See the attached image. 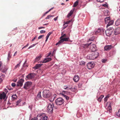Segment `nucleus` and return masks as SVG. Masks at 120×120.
Returning <instances> with one entry per match:
<instances>
[{"label": "nucleus", "mask_w": 120, "mask_h": 120, "mask_svg": "<svg viewBox=\"0 0 120 120\" xmlns=\"http://www.w3.org/2000/svg\"><path fill=\"white\" fill-rule=\"evenodd\" d=\"M38 43H37L36 44H33V45H32L30 46V47H29V48H28V49H29L33 47H34V46L36 44H38Z\"/></svg>", "instance_id": "obj_37"}, {"label": "nucleus", "mask_w": 120, "mask_h": 120, "mask_svg": "<svg viewBox=\"0 0 120 120\" xmlns=\"http://www.w3.org/2000/svg\"><path fill=\"white\" fill-rule=\"evenodd\" d=\"M39 98L41 99V92H39L37 96Z\"/></svg>", "instance_id": "obj_38"}, {"label": "nucleus", "mask_w": 120, "mask_h": 120, "mask_svg": "<svg viewBox=\"0 0 120 120\" xmlns=\"http://www.w3.org/2000/svg\"><path fill=\"white\" fill-rule=\"evenodd\" d=\"M35 75V74L33 73H30L26 76V78L28 79H31L34 78Z\"/></svg>", "instance_id": "obj_13"}, {"label": "nucleus", "mask_w": 120, "mask_h": 120, "mask_svg": "<svg viewBox=\"0 0 120 120\" xmlns=\"http://www.w3.org/2000/svg\"><path fill=\"white\" fill-rule=\"evenodd\" d=\"M79 1L78 0H77L74 4L73 7H76L78 4Z\"/></svg>", "instance_id": "obj_27"}, {"label": "nucleus", "mask_w": 120, "mask_h": 120, "mask_svg": "<svg viewBox=\"0 0 120 120\" xmlns=\"http://www.w3.org/2000/svg\"><path fill=\"white\" fill-rule=\"evenodd\" d=\"M52 33L51 32H49L47 34V36H48V37H49V36Z\"/></svg>", "instance_id": "obj_52"}, {"label": "nucleus", "mask_w": 120, "mask_h": 120, "mask_svg": "<svg viewBox=\"0 0 120 120\" xmlns=\"http://www.w3.org/2000/svg\"><path fill=\"white\" fill-rule=\"evenodd\" d=\"M108 99V98H107L106 97H105V98L104 99V101H105L106 102L107 100Z\"/></svg>", "instance_id": "obj_57"}, {"label": "nucleus", "mask_w": 120, "mask_h": 120, "mask_svg": "<svg viewBox=\"0 0 120 120\" xmlns=\"http://www.w3.org/2000/svg\"><path fill=\"white\" fill-rule=\"evenodd\" d=\"M69 94V93L67 91H63L62 92V93H60V94L63 96L65 98V99L67 100H68L69 99V98L68 97L66 96L65 94Z\"/></svg>", "instance_id": "obj_5"}, {"label": "nucleus", "mask_w": 120, "mask_h": 120, "mask_svg": "<svg viewBox=\"0 0 120 120\" xmlns=\"http://www.w3.org/2000/svg\"><path fill=\"white\" fill-rule=\"evenodd\" d=\"M40 99V98H39L37 96L36 97H35L34 98V99L35 101H37V100H38V99Z\"/></svg>", "instance_id": "obj_43"}, {"label": "nucleus", "mask_w": 120, "mask_h": 120, "mask_svg": "<svg viewBox=\"0 0 120 120\" xmlns=\"http://www.w3.org/2000/svg\"><path fill=\"white\" fill-rule=\"evenodd\" d=\"M113 22L114 21L113 20H110L109 22H108V24L106 26L108 28L110 26L112 25L113 23Z\"/></svg>", "instance_id": "obj_18"}, {"label": "nucleus", "mask_w": 120, "mask_h": 120, "mask_svg": "<svg viewBox=\"0 0 120 120\" xmlns=\"http://www.w3.org/2000/svg\"><path fill=\"white\" fill-rule=\"evenodd\" d=\"M21 61L19 64H17L16 65L15 67V69H16L17 68H19L20 66V64L21 63Z\"/></svg>", "instance_id": "obj_33"}, {"label": "nucleus", "mask_w": 120, "mask_h": 120, "mask_svg": "<svg viewBox=\"0 0 120 120\" xmlns=\"http://www.w3.org/2000/svg\"><path fill=\"white\" fill-rule=\"evenodd\" d=\"M69 38H62L60 39V40L57 43L56 45H58L60 44L61 43H62L64 42V41H68Z\"/></svg>", "instance_id": "obj_11"}, {"label": "nucleus", "mask_w": 120, "mask_h": 120, "mask_svg": "<svg viewBox=\"0 0 120 120\" xmlns=\"http://www.w3.org/2000/svg\"><path fill=\"white\" fill-rule=\"evenodd\" d=\"M4 91L6 93V94L8 92V91L7 89H4Z\"/></svg>", "instance_id": "obj_59"}, {"label": "nucleus", "mask_w": 120, "mask_h": 120, "mask_svg": "<svg viewBox=\"0 0 120 120\" xmlns=\"http://www.w3.org/2000/svg\"><path fill=\"white\" fill-rule=\"evenodd\" d=\"M26 60H25L23 65V67H25L26 66L25 65V64L26 63Z\"/></svg>", "instance_id": "obj_54"}, {"label": "nucleus", "mask_w": 120, "mask_h": 120, "mask_svg": "<svg viewBox=\"0 0 120 120\" xmlns=\"http://www.w3.org/2000/svg\"><path fill=\"white\" fill-rule=\"evenodd\" d=\"M64 26L63 27V29H64L66 28V27L68 26V25H65L64 26Z\"/></svg>", "instance_id": "obj_55"}, {"label": "nucleus", "mask_w": 120, "mask_h": 120, "mask_svg": "<svg viewBox=\"0 0 120 120\" xmlns=\"http://www.w3.org/2000/svg\"><path fill=\"white\" fill-rule=\"evenodd\" d=\"M45 28V27H42H42H39L38 28V29H42V28Z\"/></svg>", "instance_id": "obj_62"}, {"label": "nucleus", "mask_w": 120, "mask_h": 120, "mask_svg": "<svg viewBox=\"0 0 120 120\" xmlns=\"http://www.w3.org/2000/svg\"><path fill=\"white\" fill-rule=\"evenodd\" d=\"M120 33V28H117L115 29L114 32V34L117 35Z\"/></svg>", "instance_id": "obj_15"}, {"label": "nucleus", "mask_w": 120, "mask_h": 120, "mask_svg": "<svg viewBox=\"0 0 120 120\" xmlns=\"http://www.w3.org/2000/svg\"><path fill=\"white\" fill-rule=\"evenodd\" d=\"M99 53H92L89 56V58L90 60H94L97 58L99 56Z\"/></svg>", "instance_id": "obj_3"}, {"label": "nucleus", "mask_w": 120, "mask_h": 120, "mask_svg": "<svg viewBox=\"0 0 120 120\" xmlns=\"http://www.w3.org/2000/svg\"><path fill=\"white\" fill-rule=\"evenodd\" d=\"M64 102V101L61 98H57L55 101V103L57 105H62Z\"/></svg>", "instance_id": "obj_2"}, {"label": "nucleus", "mask_w": 120, "mask_h": 120, "mask_svg": "<svg viewBox=\"0 0 120 120\" xmlns=\"http://www.w3.org/2000/svg\"><path fill=\"white\" fill-rule=\"evenodd\" d=\"M11 97H12V100L16 99L17 98V96L16 94H14L12 95Z\"/></svg>", "instance_id": "obj_23"}, {"label": "nucleus", "mask_w": 120, "mask_h": 120, "mask_svg": "<svg viewBox=\"0 0 120 120\" xmlns=\"http://www.w3.org/2000/svg\"><path fill=\"white\" fill-rule=\"evenodd\" d=\"M44 36V35H41L39 36L38 38V39H39L43 37Z\"/></svg>", "instance_id": "obj_45"}, {"label": "nucleus", "mask_w": 120, "mask_h": 120, "mask_svg": "<svg viewBox=\"0 0 120 120\" xmlns=\"http://www.w3.org/2000/svg\"><path fill=\"white\" fill-rule=\"evenodd\" d=\"M24 81V80L23 79H20L17 82V86H22L23 85V83Z\"/></svg>", "instance_id": "obj_12"}, {"label": "nucleus", "mask_w": 120, "mask_h": 120, "mask_svg": "<svg viewBox=\"0 0 120 120\" xmlns=\"http://www.w3.org/2000/svg\"><path fill=\"white\" fill-rule=\"evenodd\" d=\"M7 98V97H6V94L4 92L0 94V99H3L5 100H6Z\"/></svg>", "instance_id": "obj_7"}, {"label": "nucleus", "mask_w": 120, "mask_h": 120, "mask_svg": "<svg viewBox=\"0 0 120 120\" xmlns=\"http://www.w3.org/2000/svg\"><path fill=\"white\" fill-rule=\"evenodd\" d=\"M43 96L45 98H49L51 95V94L49 90H45L43 92Z\"/></svg>", "instance_id": "obj_1"}, {"label": "nucleus", "mask_w": 120, "mask_h": 120, "mask_svg": "<svg viewBox=\"0 0 120 120\" xmlns=\"http://www.w3.org/2000/svg\"><path fill=\"white\" fill-rule=\"evenodd\" d=\"M66 37V35L65 34H63V35L61 36L60 37V39H61V38H62L64 37Z\"/></svg>", "instance_id": "obj_44"}, {"label": "nucleus", "mask_w": 120, "mask_h": 120, "mask_svg": "<svg viewBox=\"0 0 120 120\" xmlns=\"http://www.w3.org/2000/svg\"><path fill=\"white\" fill-rule=\"evenodd\" d=\"M70 90H71L73 91H76V90L77 89V86H75L74 88H70Z\"/></svg>", "instance_id": "obj_31"}, {"label": "nucleus", "mask_w": 120, "mask_h": 120, "mask_svg": "<svg viewBox=\"0 0 120 120\" xmlns=\"http://www.w3.org/2000/svg\"><path fill=\"white\" fill-rule=\"evenodd\" d=\"M8 61L11 58V56L10 54V53H8Z\"/></svg>", "instance_id": "obj_34"}, {"label": "nucleus", "mask_w": 120, "mask_h": 120, "mask_svg": "<svg viewBox=\"0 0 120 120\" xmlns=\"http://www.w3.org/2000/svg\"><path fill=\"white\" fill-rule=\"evenodd\" d=\"M94 64L92 62L88 63L87 64V67L88 69H90L94 68Z\"/></svg>", "instance_id": "obj_8"}, {"label": "nucleus", "mask_w": 120, "mask_h": 120, "mask_svg": "<svg viewBox=\"0 0 120 120\" xmlns=\"http://www.w3.org/2000/svg\"><path fill=\"white\" fill-rule=\"evenodd\" d=\"M52 60L51 57H46L45 58L43 61H40V63H45L49 62Z\"/></svg>", "instance_id": "obj_10"}, {"label": "nucleus", "mask_w": 120, "mask_h": 120, "mask_svg": "<svg viewBox=\"0 0 120 120\" xmlns=\"http://www.w3.org/2000/svg\"><path fill=\"white\" fill-rule=\"evenodd\" d=\"M90 50L91 52H95L96 50V46L95 44H93L90 46Z\"/></svg>", "instance_id": "obj_9"}, {"label": "nucleus", "mask_w": 120, "mask_h": 120, "mask_svg": "<svg viewBox=\"0 0 120 120\" xmlns=\"http://www.w3.org/2000/svg\"><path fill=\"white\" fill-rule=\"evenodd\" d=\"M29 45V44L28 43L25 46H24L22 48V49H23L24 48H25L26 47H27L28 45Z\"/></svg>", "instance_id": "obj_53"}, {"label": "nucleus", "mask_w": 120, "mask_h": 120, "mask_svg": "<svg viewBox=\"0 0 120 120\" xmlns=\"http://www.w3.org/2000/svg\"><path fill=\"white\" fill-rule=\"evenodd\" d=\"M52 33L51 32H49L47 34V36H48V37H49V36Z\"/></svg>", "instance_id": "obj_51"}, {"label": "nucleus", "mask_w": 120, "mask_h": 120, "mask_svg": "<svg viewBox=\"0 0 120 120\" xmlns=\"http://www.w3.org/2000/svg\"><path fill=\"white\" fill-rule=\"evenodd\" d=\"M42 65V64H37L34 68L35 69H38L41 67Z\"/></svg>", "instance_id": "obj_20"}, {"label": "nucleus", "mask_w": 120, "mask_h": 120, "mask_svg": "<svg viewBox=\"0 0 120 120\" xmlns=\"http://www.w3.org/2000/svg\"><path fill=\"white\" fill-rule=\"evenodd\" d=\"M53 107H54V106L53 104H48L47 107V110L48 112H53Z\"/></svg>", "instance_id": "obj_6"}, {"label": "nucleus", "mask_w": 120, "mask_h": 120, "mask_svg": "<svg viewBox=\"0 0 120 120\" xmlns=\"http://www.w3.org/2000/svg\"><path fill=\"white\" fill-rule=\"evenodd\" d=\"M49 37H48V36H46V39L45 40V41L46 42V41H47V40L49 38Z\"/></svg>", "instance_id": "obj_61"}, {"label": "nucleus", "mask_w": 120, "mask_h": 120, "mask_svg": "<svg viewBox=\"0 0 120 120\" xmlns=\"http://www.w3.org/2000/svg\"><path fill=\"white\" fill-rule=\"evenodd\" d=\"M42 118V115H37V120H40Z\"/></svg>", "instance_id": "obj_26"}, {"label": "nucleus", "mask_w": 120, "mask_h": 120, "mask_svg": "<svg viewBox=\"0 0 120 120\" xmlns=\"http://www.w3.org/2000/svg\"><path fill=\"white\" fill-rule=\"evenodd\" d=\"M32 84V83L31 82H26L25 83L23 88L26 90L28 89L31 87Z\"/></svg>", "instance_id": "obj_4"}, {"label": "nucleus", "mask_w": 120, "mask_h": 120, "mask_svg": "<svg viewBox=\"0 0 120 120\" xmlns=\"http://www.w3.org/2000/svg\"><path fill=\"white\" fill-rule=\"evenodd\" d=\"M64 24L63 26H64L66 24H68L69 23H68V21H67L66 22H64Z\"/></svg>", "instance_id": "obj_46"}, {"label": "nucleus", "mask_w": 120, "mask_h": 120, "mask_svg": "<svg viewBox=\"0 0 120 120\" xmlns=\"http://www.w3.org/2000/svg\"><path fill=\"white\" fill-rule=\"evenodd\" d=\"M45 31L43 30H42L40 31V33L41 34H42V33H45Z\"/></svg>", "instance_id": "obj_48"}, {"label": "nucleus", "mask_w": 120, "mask_h": 120, "mask_svg": "<svg viewBox=\"0 0 120 120\" xmlns=\"http://www.w3.org/2000/svg\"><path fill=\"white\" fill-rule=\"evenodd\" d=\"M74 9L75 8H74L73 9L71 10L70 11V12L68 14L67 16V17L68 18H69L72 15L74 12Z\"/></svg>", "instance_id": "obj_19"}, {"label": "nucleus", "mask_w": 120, "mask_h": 120, "mask_svg": "<svg viewBox=\"0 0 120 120\" xmlns=\"http://www.w3.org/2000/svg\"><path fill=\"white\" fill-rule=\"evenodd\" d=\"M11 86L13 87H14L16 86V84L15 83H12L11 84Z\"/></svg>", "instance_id": "obj_49"}, {"label": "nucleus", "mask_w": 120, "mask_h": 120, "mask_svg": "<svg viewBox=\"0 0 120 120\" xmlns=\"http://www.w3.org/2000/svg\"><path fill=\"white\" fill-rule=\"evenodd\" d=\"M98 2H102L104 1V0H97Z\"/></svg>", "instance_id": "obj_50"}, {"label": "nucleus", "mask_w": 120, "mask_h": 120, "mask_svg": "<svg viewBox=\"0 0 120 120\" xmlns=\"http://www.w3.org/2000/svg\"><path fill=\"white\" fill-rule=\"evenodd\" d=\"M56 94H54L53 96L52 97H53V100H54L55 98L56 97Z\"/></svg>", "instance_id": "obj_56"}, {"label": "nucleus", "mask_w": 120, "mask_h": 120, "mask_svg": "<svg viewBox=\"0 0 120 120\" xmlns=\"http://www.w3.org/2000/svg\"><path fill=\"white\" fill-rule=\"evenodd\" d=\"M48 117L46 116L45 114H43L42 115V118L43 120H47Z\"/></svg>", "instance_id": "obj_24"}, {"label": "nucleus", "mask_w": 120, "mask_h": 120, "mask_svg": "<svg viewBox=\"0 0 120 120\" xmlns=\"http://www.w3.org/2000/svg\"><path fill=\"white\" fill-rule=\"evenodd\" d=\"M110 18L109 17H107L105 18V22L106 24H107L108 22H109V21L110 20Z\"/></svg>", "instance_id": "obj_22"}, {"label": "nucleus", "mask_w": 120, "mask_h": 120, "mask_svg": "<svg viewBox=\"0 0 120 120\" xmlns=\"http://www.w3.org/2000/svg\"><path fill=\"white\" fill-rule=\"evenodd\" d=\"M105 30L104 29H101V32L102 33H103V32H104Z\"/></svg>", "instance_id": "obj_60"}, {"label": "nucleus", "mask_w": 120, "mask_h": 120, "mask_svg": "<svg viewBox=\"0 0 120 120\" xmlns=\"http://www.w3.org/2000/svg\"><path fill=\"white\" fill-rule=\"evenodd\" d=\"M42 56V55L40 54L38 56H37L35 59V61H37L39 60L41 57Z\"/></svg>", "instance_id": "obj_21"}, {"label": "nucleus", "mask_w": 120, "mask_h": 120, "mask_svg": "<svg viewBox=\"0 0 120 120\" xmlns=\"http://www.w3.org/2000/svg\"><path fill=\"white\" fill-rule=\"evenodd\" d=\"M112 47V46L111 45H106L104 47V49L105 50H108L111 49Z\"/></svg>", "instance_id": "obj_16"}, {"label": "nucleus", "mask_w": 120, "mask_h": 120, "mask_svg": "<svg viewBox=\"0 0 120 120\" xmlns=\"http://www.w3.org/2000/svg\"><path fill=\"white\" fill-rule=\"evenodd\" d=\"M115 24L116 25L118 26L120 24V19H118L116 22Z\"/></svg>", "instance_id": "obj_30"}, {"label": "nucleus", "mask_w": 120, "mask_h": 120, "mask_svg": "<svg viewBox=\"0 0 120 120\" xmlns=\"http://www.w3.org/2000/svg\"><path fill=\"white\" fill-rule=\"evenodd\" d=\"M37 38V37L36 36H35V37L33 39H32V41H34V40L35 39Z\"/></svg>", "instance_id": "obj_63"}, {"label": "nucleus", "mask_w": 120, "mask_h": 120, "mask_svg": "<svg viewBox=\"0 0 120 120\" xmlns=\"http://www.w3.org/2000/svg\"><path fill=\"white\" fill-rule=\"evenodd\" d=\"M85 63L84 61H81L80 62V64L81 65H84L85 64Z\"/></svg>", "instance_id": "obj_42"}, {"label": "nucleus", "mask_w": 120, "mask_h": 120, "mask_svg": "<svg viewBox=\"0 0 120 120\" xmlns=\"http://www.w3.org/2000/svg\"><path fill=\"white\" fill-rule=\"evenodd\" d=\"M108 30H110L112 31V30H113V28L112 27L109 28Z\"/></svg>", "instance_id": "obj_64"}, {"label": "nucleus", "mask_w": 120, "mask_h": 120, "mask_svg": "<svg viewBox=\"0 0 120 120\" xmlns=\"http://www.w3.org/2000/svg\"><path fill=\"white\" fill-rule=\"evenodd\" d=\"M64 89H65L67 90H69L70 89V88H68V87H67L66 86H64Z\"/></svg>", "instance_id": "obj_40"}, {"label": "nucleus", "mask_w": 120, "mask_h": 120, "mask_svg": "<svg viewBox=\"0 0 120 120\" xmlns=\"http://www.w3.org/2000/svg\"><path fill=\"white\" fill-rule=\"evenodd\" d=\"M51 54V53H49L48 55H46L45 56L46 57H51V56H53L54 55L53 53Z\"/></svg>", "instance_id": "obj_25"}, {"label": "nucleus", "mask_w": 120, "mask_h": 120, "mask_svg": "<svg viewBox=\"0 0 120 120\" xmlns=\"http://www.w3.org/2000/svg\"><path fill=\"white\" fill-rule=\"evenodd\" d=\"M91 43H90L89 44H86L85 45H82V47L84 48H87V47H88L89 45L91 44Z\"/></svg>", "instance_id": "obj_28"}, {"label": "nucleus", "mask_w": 120, "mask_h": 120, "mask_svg": "<svg viewBox=\"0 0 120 120\" xmlns=\"http://www.w3.org/2000/svg\"><path fill=\"white\" fill-rule=\"evenodd\" d=\"M58 17V16H57V17L54 18V20L55 21H56V20L57 19V18Z\"/></svg>", "instance_id": "obj_58"}, {"label": "nucleus", "mask_w": 120, "mask_h": 120, "mask_svg": "<svg viewBox=\"0 0 120 120\" xmlns=\"http://www.w3.org/2000/svg\"><path fill=\"white\" fill-rule=\"evenodd\" d=\"M21 100L20 99H19V100L18 101L16 102V105H18L19 104V103L21 102Z\"/></svg>", "instance_id": "obj_41"}, {"label": "nucleus", "mask_w": 120, "mask_h": 120, "mask_svg": "<svg viewBox=\"0 0 120 120\" xmlns=\"http://www.w3.org/2000/svg\"><path fill=\"white\" fill-rule=\"evenodd\" d=\"M105 32L106 35L109 36L111 34L112 31L110 30L107 29L105 30Z\"/></svg>", "instance_id": "obj_14"}, {"label": "nucleus", "mask_w": 120, "mask_h": 120, "mask_svg": "<svg viewBox=\"0 0 120 120\" xmlns=\"http://www.w3.org/2000/svg\"><path fill=\"white\" fill-rule=\"evenodd\" d=\"M107 61V59H102L101 60L102 62L105 63Z\"/></svg>", "instance_id": "obj_39"}, {"label": "nucleus", "mask_w": 120, "mask_h": 120, "mask_svg": "<svg viewBox=\"0 0 120 120\" xmlns=\"http://www.w3.org/2000/svg\"><path fill=\"white\" fill-rule=\"evenodd\" d=\"M33 105H29L28 107V108L29 109H30L31 110V109L32 108Z\"/></svg>", "instance_id": "obj_47"}, {"label": "nucleus", "mask_w": 120, "mask_h": 120, "mask_svg": "<svg viewBox=\"0 0 120 120\" xmlns=\"http://www.w3.org/2000/svg\"><path fill=\"white\" fill-rule=\"evenodd\" d=\"M54 16L53 15H48L47 17L45 19H49L50 18L52 17H53Z\"/></svg>", "instance_id": "obj_35"}, {"label": "nucleus", "mask_w": 120, "mask_h": 120, "mask_svg": "<svg viewBox=\"0 0 120 120\" xmlns=\"http://www.w3.org/2000/svg\"><path fill=\"white\" fill-rule=\"evenodd\" d=\"M116 115L117 116H120V109H119L118 112H117Z\"/></svg>", "instance_id": "obj_36"}, {"label": "nucleus", "mask_w": 120, "mask_h": 120, "mask_svg": "<svg viewBox=\"0 0 120 120\" xmlns=\"http://www.w3.org/2000/svg\"><path fill=\"white\" fill-rule=\"evenodd\" d=\"M79 77L78 75H75L73 78V80L75 82H77L79 80Z\"/></svg>", "instance_id": "obj_17"}, {"label": "nucleus", "mask_w": 120, "mask_h": 120, "mask_svg": "<svg viewBox=\"0 0 120 120\" xmlns=\"http://www.w3.org/2000/svg\"><path fill=\"white\" fill-rule=\"evenodd\" d=\"M104 97L103 95H101L100 97H99L97 99V100L100 102L101 101L102 99Z\"/></svg>", "instance_id": "obj_29"}, {"label": "nucleus", "mask_w": 120, "mask_h": 120, "mask_svg": "<svg viewBox=\"0 0 120 120\" xmlns=\"http://www.w3.org/2000/svg\"><path fill=\"white\" fill-rule=\"evenodd\" d=\"M107 110L108 111H109V112H111V111L112 110V108L110 105H109V106H108L107 109Z\"/></svg>", "instance_id": "obj_32"}]
</instances>
